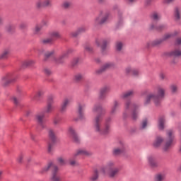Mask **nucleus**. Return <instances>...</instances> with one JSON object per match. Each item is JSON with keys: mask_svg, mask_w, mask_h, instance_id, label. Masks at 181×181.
<instances>
[{"mask_svg": "<svg viewBox=\"0 0 181 181\" xmlns=\"http://www.w3.org/2000/svg\"><path fill=\"white\" fill-rule=\"evenodd\" d=\"M4 80L6 84H9V83H12L15 81V77H13L12 74H8L4 77Z\"/></svg>", "mask_w": 181, "mask_h": 181, "instance_id": "a878e982", "label": "nucleus"}, {"mask_svg": "<svg viewBox=\"0 0 181 181\" xmlns=\"http://www.w3.org/2000/svg\"><path fill=\"white\" fill-rule=\"evenodd\" d=\"M131 76H139V71L135 68H133V71H132Z\"/></svg>", "mask_w": 181, "mask_h": 181, "instance_id": "8fccbe9b", "label": "nucleus"}, {"mask_svg": "<svg viewBox=\"0 0 181 181\" xmlns=\"http://www.w3.org/2000/svg\"><path fill=\"white\" fill-rule=\"evenodd\" d=\"M113 107L115 108H118L119 107V102H118L117 100H115L113 102Z\"/></svg>", "mask_w": 181, "mask_h": 181, "instance_id": "e2e57ef3", "label": "nucleus"}, {"mask_svg": "<svg viewBox=\"0 0 181 181\" xmlns=\"http://www.w3.org/2000/svg\"><path fill=\"white\" fill-rule=\"evenodd\" d=\"M133 70H134V67L127 66L124 69V73L127 75H131L132 74Z\"/></svg>", "mask_w": 181, "mask_h": 181, "instance_id": "37998d69", "label": "nucleus"}, {"mask_svg": "<svg viewBox=\"0 0 181 181\" xmlns=\"http://www.w3.org/2000/svg\"><path fill=\"white\" fill-rule=\"evenodd\" d=\"M53 110H54V107L53 106V105L47 103V106L44 109V112L45 114H50V112H52Z\"/></svg>", "mask_w": 181, "mask_h": 181, "instance_id": "cd10ccee", "label": "nucleus"}, {"mask_svg": "<svg viewBox=\"0 0 181 181\" xmlns=\"http://www.w3.org/2000/svg\"><path fill=\"white\" fill-rule=\"evenodd\" d=\"M85 109H86V103H79L78 104V119H81V121H83V119H86V115H84Z\"/></svg>", "mask_w": 181, "mask_h": 181, "instance_id": "4468645a", "label": "nucleus"}, {"mask_svg": "<svg viewBox=\"0 0 181 181\" xmlns=\"http://www.w3.org/2000/svg\"><path fill=\"white\" fill-rule=\"evenodd\" d=\"M91 155H93L91 151L86 148H78L74 152L73 158H77V156H91Z\"/></svg>", "mask_w": 181, "mask_h": 181, "instance_id": "9d476101", "label": "nucleus"}, {"mask_svg": "<svg viewBox=\"0 0 181 181\" xmlns=\"http://www.w3.org/2000/svg\"><path fill=\"white\" fill-rule=\"evenodd\" d=\"M50 169L52 172V176L50 178L51 181H62V178L60 177V175H59V168L57 165L54 164L53 163H49L47 166L43 168L40 171V173L43 175V173H46L47 170Z\"/></svg>", "mask_w": 181, "mask_h": 181, "instance_id": "423d86ee", "label": "nucleus"}, {"mask_svg": "<svg viewBox=\"0 0 181 181\" xmlns=\"http://www.w3.org/2000/svg\"><path fill=\"white\" fill-rule=\"evenodd\" d=\"M165 139L160 136H157L153 142V148H160L162 144H163Z\"/></svg>", "mask_w": 181, "mask_h": 181, "instance_id": "6ab92c4d", "label": "nucleus"}, {"mask_svg": "<svg viewBox=\"0 0 181 181\" xmlns=\"http://www.w3.org/2000/svg\"><path fill=\"white\" fill-rule=\"evenodd\" d=\"M174 20L175 21L181 25V8L176 7L174 11Z\"/></svg>", "mask_w": 181, "mask_h": 181, "instance_id": "dca6fc26", "label": "nucleus"}, {"mask_svg": "<svg viewBox=\"0 0 181 181\" xmlns=\"http://www.w3.org/2000/svg\"><path fill=\"white\" fill-rule=\"evenodd\" d=\"M110 18V13L107 11H100L98 16L94 20V26H100V25H104Z\"/></svg>", "mask_w": 181, "mask_h": 181, "instance_id": "6e6552de", "label": "nucleus"}, {"mask_svg": "<svg viewBox=\"0 0 181 181\" xmlns=\"http://www.w3.org/2000/svg\"><path fill=\"white\" fill-rule=\"evenodd\" d=\"M134 94H135V92L134 90H129L127 91H125L122 93L120 95V98L122 100H127V98H129L130 97H133Z\"/></svg>", "mask_w": 181, "mask_h": 181, "instance_id": "4be33fe9", "label": "nucleus"}, {"mask_svg": "<svg viewBox=\"0 0 181 181\" xmlns=\"http://www.w3.org/2000/svg\"><path fill=\"white\" fill-rule=\"evenodd\" d=\"M121 168L116 165L115 162L108 161L105 167L101 169L102 173L107 175L110 179H116L119 175Z\"/></svg>", "mask_w": 181, "mask_h": 181, "instance_id": "7ed1b4c3", "label": "nucleus"}, {"mask_svg": "<svg viewBox=\"0 0 181 181\" xmlns=\"http://www.w3.org/2000/svg\"><path fill=\"white\" fill-rule=\"evenodd\" d=\"M68 134L71 138H72L74 142L76 144L80 143V137L76 132V130L73 127H69L68 129Z\"/></svg>", "mask_w": 181, "mask_h": 181, "instance_id": "2eb2a0df", "label": "nucleus"}, {"mask_svg": "<svg viewBox=\"0 0 181 181\" xmlns=\"http://www.w3.org/2000/svg\"><path fill=\"white\" fill-rule=\"evenodd\" d=\"M6 29L7 32H12V30H13V29H14V27L12 25H8L6 26Z\"/></svg>", "mask_w": 181, "mask_h": 181, "instance_id": "6e6d98bb", "label": "nucleus"}, {"mask_svg": "<svg viewBox=\"0 0 181 181\" xmlns=\"http://www.w3.org/2000/svg\"><path fill=\"white\" fill-rule=\"evenodd\" d=\"M83 78H84V74L81 73H77L74 76V81L76 83H80Z\"/></svg>", "mask_w": 181, "mask_h": 181, "instance_id": "bb28decb", "label": "nucleus"}, {"mask_svg": "<svg viewBox=\"0 0 181 181\" xmlns=\"http://www.w3.org/2000/svg\"><path fill=\"white\" fill-rule=\"evenodd\" d=\"M44 73L47 76H49V74H52V71H50V69H49L47 68L44 69Z\"/></svg>", "mask_w": 181, "mask_h": 181, "instance_id": "052dcab7", "label": "nucleus"}, {"mask_svg": "<svg viewBox=\"0 0 181 181\" xmlns=\"http://www.w3.org/2000/svg\"><path fill=\"white\" fill-rule=\"evenodd\" d=\"M43 4V8H52V0H44L42 1Z\"/></svg>", "mask_w": 181, "mask_h": 181, "instance_id": "4c0bfd02", "label": "nucleus"}, {"mask_svg": "<svg viewBox=\"0 0 181 181\" xmlns=\"http://www.w3.org/2000/svg\"><path fill=\"white\" fill-rule=\"evenodd\" d=\"M93 112H100L93 119V129L96 134L102 136H107L111 132V119L107 118L104 123L103 122V116L105 114V110L101 105L96 104L93 108Z\"/></svg>", "mask_w": 181, "mask_h": 181, "instance_id": "f257e3e1", "label": "nucleus"}, {"mask_svg": "<svg viewBox=\"0 0 181 181\" xmlns=\"http://www.w3.org/2000/svg\"><path fill=\"white\" fill-rule=\"evenodd\" d=\"M60 33L59 31H54L51 33V38L52 39H59L60 37Z\"/></svg>", "mask_w": 181, "mask_h": 181, "instance_id": "79ce46f5", "label": "nucleus"}, {"mask_svg": "<svg viewBox=\"0 0 181 181\" xmlns=\"http://www.w3.org/2000/svg\"><path fill=\"white\" fill-rule=\"evenodd\" d=\"M73 52H74V49L72 48L68 49L62 54V55H61L58 59H55L56 63H58L59 64L64 63L66 57H67L69 54H71V53H73Z\"/></svg>", "mask_w": 181, "mask_h": 181, "instance_id": "ddd939ff", "label": "nucleus"}, {"mask_svg": "<svg viewBox=\"0 0 181 181\" xmlns=\"http://www.w3.org/2000/svg\"><path fill=\"white\" fill-rule=\"evenodd\" d=\"M141 105L138 103L132 102L131 100L126 101L124 104V112L123 113L124 118H127V114L132 111V119L136 121L138 119V110Z\"/></svg>", "mask_w": 181, "mask_h": 181, "instance_id": "20e7f679", "label": "nucleus"}, {"mask_svg": "<svg viewBox=\"0 0 181 181\" xmlns=\"http://www.w3.org/2000/svg\"><path fill=\"white\" fill-rule=\"evenodd\" d=\"M147 126H148V119H144L141 122V129H145V128H146Z\"/></svg>", "mask_w": 181, "mask_h": 181, "instance_id": "c03bdc74", "label": "nucleus"}, {"mask_svg": "<svg viewBox=\"0 0 181 181\" xmlns=\"http://www.w3.org/2000/svg\"><path fill=\"white\" fill-rule=\"evenodd\" d=\"M71 6H73V3L70 1H64L62 4V7L64 9H70Z\"/></svg>", "mask_w": 181, "mask_h": 181, "instance_id": "c756f323", "label": "nucleus"}, {"mask_svg": "<svg viewBox=\"0 0 181 181\" xmlns=\"http://www.w3.org/2000/svg\"><path fill=\"white\" fill-rule=\"evenodd\" d=\"M78 62H80L78 58H74L72 60L71 65L74 67V66H77V64H78Z\"/></svg>", "mask_w": 181, "mask_h": 181, "instance_id": "5fc2aeb1", "label": "nucleus"}, {"mask_svg": "<svg viewBox=\"0 0 181 181\" xmlns=\"http://www.w3.org/2000/svg\"><path fill=\"white\" fill-rule=\"evenodd\" d=\"M57 161L59 165H66V160H64L62 157L58 158Z\"/></svg>", "mask_w": 181, "mask_h": 181, "instance_id": "603ef678", "label": "nucleus"}, {"mask_svg": "<svg viewBox=\"0 0 181 181\" xmlns=\"http://www.w3.org/2000/svg\"><path fill=\"white\" fill-rule=\"evenodd\" d=\"M36 6L38 9H40V8H43V3H42V1H38L37 3H36Z\"/></svg>", "mask_w": 181, "mask_h": 181, "instance_id": "4d7b16f0", "label": "nucleus"}, {"mask_svg": "<svg viewBox=\"0 0 181 181\" xmlns=\"http://www.w3.org/2000/svg\"><path fill=\"white\" fill-rule=\"evenodd\" d=\"M115 67V63L107 62L104 64L102 67L95 71L96 74H101V73L105 71V70H110V69H114Z\"/></svg>", "mask_w": 181, "mask_h": 181, "instance_id": "9b49d317", "label": "nucleus"}, {"mask_svg": "<svg viewBox=\"0 0 181 181\" xmlns=\"http://www.w3.org/2000/svg\"><path fill=\"white\" fill-rule=\"evenodd\" d=\"M85 32H87V28L82 26L78 28L76 31L71 33V35L73 36V37H76L78 36V35H81V33H84Z\"/></svg>", "mask_w": 181, "mask_h": 181, "instance_id": "5701e85b", "label": "nucleus"}, {"mask_svg": "<svg viewBox=\"0 0 181 181\" xmlns=\"http://www.w3.org/2000/svg\"><path fill=\"white\" fill-rule=\"evenodd\" d=\"M22 160H23V156L21 155L18 158V162H19L21 163L22 162Z\"/></svg>", "mask_w": 181, "mask_h": 181, "instance_id": "774afa93", "label": "nucleus"}, {"mask_svg": "<svg viewBox=\"0 0 181 181\" xmlns=\"http://www.w3.org/2000/svg\"><path fill=\"white\" fill-rule=\"evenodd\" d=\"M170 90L172 91V93H177V86L173 84L170 86Z\"/></svg>", "mask_w": 181, "mask_h": 181, "instance_id": "a18cd8bd", "label": "nucleus"}, {"mask_svg": "<svg viewBox=\"0 0 181 181\" xmlns=\"http://www.w3.org/2000/svg\"><path fill=\"white\" fill-rule=\"evenodd\" d=\"M170 64H173V65L177 64V59L174 58V59L171 61Z\"/></svg>", "mask_w": 181, "mask_h": 181, "instance_id": "69168bd1", "label": "nucleus"}, {"mask_svg": "<svg viewBox=\"0 0 181 181\" xmlns=\"http://www.w3.org/2000/svg\"><path fill=\"white\" fill-rule=\"evenodd\" d=\"M165 180V175L158 173L154 176V181H163Z\"/></svg>", "mask_w": 181, "mask_h": 181, "instance_id": "c9c22d12", "label": "nucleus"}, {"mask_svg": "<svg viewBox=\"0 0 181 181\" xmlns=\"http://www.w3.org/2000/svg\"><path fill=\"white\" fill-rule=\"evenodd\" d=\"M175 0H163V3L166 4H172Z\"/></svg>", "mask_w": 181, "mask_h": 181, "instance_id": "338daca9", "label": "nucleus"}, {"mask_svg": "<svg viewBox=\"0 0 181 181\" xmlns=\"http://www.w3.org/2000/svg\"><path fill=\"white\" fill-rule=\"evenodd\" d=\"M69 165H71V166H77V165H78V163H77V161H76V160H73V159H69Z\"/></svg>", "mask_w": 181, "mask_h": 181, "instance_id": "3c124183", "label": "nucleus"}, {"mask_svg": "<svg viewBox=\"0 0 181 181\" xmlns=\"http://www.w3.org/2000/svg\"><path fill=\"white\" fill-rule=\"evenodd\" d=\"M124 151V147H116L112 150V155H114V156H118L121 155V153H123Z\"/></svg>", "mask_w": 181, "mask_h": 181, "instance_id": "393cba45", "label": "nucleus"}, {"mask_svg": "<svg viewBox=\"0 0 181 181\" xmlns=\"http://www.w3.org/2000/svg\"><path fill=\"white\" fill-rule=\"evenodd\" d=\"M115 47L117 52H122L124 48V44L122 42L118 41L116 42Z\"/></svg>", "mask_w": 181, "mask_h": 181, "instance_id": "58836bf2", "label": "nucleus"}, {"mask_svg": "<svg viewBox=\"0 0 181 181\" xmlns=\"http://www.w3.org/2000/svg\"><path fill=\"white\" fill-rule=\"evenodd\" d=\"M60 122H62V119H60L59 117L54 118V119H53L54 125H59L60 124Z\"/></svg>", "mask_w": 181, "mask_h": 181, "instance_id": "de8ad7c7", "label": "nucleus"}, {"mask_svg": "<svg viewBox=\"0 0 181 181\" xmlns=\"http://www.w3.org/2000/svg\"><path fill=\"white\" fill-rule=\"evenodd\" d=\"M158 77H159L160 80H161L162 81H163V80H166V75L165 74H163V72H160L158 74Z\"/></svg>", "mask_w": 181, "mask_h": 181, "instance_id": "864d4df0", "label": "nucleus"}, {"mask_svg": "<svg viewBox=\"0 0 181 181\" xmlns=\"http://www.w3.org/2000/svg\"><path fill=\"white\" fill-rule=\"evenodd\" d=\"M180 33V31L179 30H175L172 33H165L162 38L157 39L153 41H149L147 42V47H153L155 46H159V45H161V43H163V42L166 40H169V39H172L173 37H175V36H177Z\"/></svg>", "mask_w": 181, "mask_h": 181, "instance_id": "39448f33", "label": "nucleus"}, {"mask_svg": "<svg viewBox=\"0 0 181 181\" xmlns=\"http://www.w3.org/2000/svg\"><path fill=\"white\" fill-rule=\"evenodd\" d=\"M98 176H100V173H98V170H95L93 171V173L92 174V175L90 177V180L91 181H96L98 180Z\"/></svg>", "mask_w": 181, "mask_h": 181, "instance_id": "2f4dec72", "label": "nucleus"}, {"mask_svg": "<svg viewBox=\"0 0 181 181\" xmlns=\"http://www.w3.org/2000/svg\"><path fill=\"white\" fill-rule=\"evenodd\" d=\"M42 26L40 25H37L33 30L34 35H40L42 32Z\"/></svg>", "mask_w": 181, "mask_h": 181, "instance_id": "473e14b6", "label": "nucleus"}, {"mask_svg": "<svg viewBox=\"0 0 181 181\" xmlns=\"http://www.w3.org/2000/svg\"><path fill=\"white\" fill-rule=\"evenodd\" d=\"M43 95V92L42 90H38L35 94L31 96L33 101H39V98Z\"/></svg>", "mask_w": 181, "mask_h": 181, "instance_id": "c85d7f7f", "label": "nucleus"}, {"mask_svg": "<svg viewBox=\"0 0 181 181\" xmlns=\"http://www.w3.org/2000/svg\"><path fill=\"white\" fill-rule=\"evenodd\" d=\"M85 50H86V52H93V47H91L90 45H86L85 46Z\"/></svg>", "mask_w": 181, "mask_h": 181, "instance_id": "13d9d810", "label": "nucleus"}, {"mask_svg": "<svg viewBox=\"0 0 181 181\" xmlns=\"http://www.w3.org/2000/svg\"><path fill=\"white\" fill-rule=\"evenodd\" d=\"M165 118L164 117H160L158 120V129L162 130L164 129L165 128Z\"/></svg>", "mask_w": 181, "mask_h": 181, "instance_id": "f704fd0d", "label": "nucleus"}, {"mask_svg": "<svg viewBox=\"0 0 181 181\" xmlns=\"http://www.w3.org/2000/svg\"><path fill=\"white\" fill-rule=\"evenodd\" d=\"M34 62L33 60L25 61L23 62L24 67H28V66H32Z\"/></svg>", "mask_w": 181, "mask_h": 181, "instance_id": "09e8293b", "label": "nucleus"}, {"mask_svg": "<svg viewBox=\"0 0 181 181\" xmlns=\"http://www.w3.org/2000/svg\"><path fill=\"white\" fill-rule=\"evenodd\" d=\"M71 101L72 100L70 98H66L62 101V103L61 105V111L62 112H64V111L67 110V107L70 105V103H71Z\"/></svg>", "mask_w": 181, "mask_h": 181, "instance_id": "aec40b11", "label": "nucleus"}, {"mask_svg": "<svg viewBox=\"0 0 181 181\" xmlns=\"http://www.w3.org/2000/svg\"><path fill=\"white\" fill-rule=\"evenodd\" d=\"M55 53L54 49H52L50 51H47L45 53V57L46 59H49V57H52V56H53V54Z\"/></svg>", "mask_w": 181, "mask_h": 181, "instance_id": "a19ab883", "label": "nucleus"}, {"mask_svg": "<svg viewBox=\"0 0 181 181\" xmlns=\"http://www.w3.org/2000/svg\"><path fill=\"white\" fill-rule=\"evenodd\" d=\"M110 93V87L108 86H105L102 88H100V91H99V99L100 100H104V98H105V97H107V93Z\"/></svg>", "mask_w": 181, "mask_h": 181, "instance_id": "a211bd4d", "label": "nucleus"}, {"mask_svg": "<svg viewBox=\"0 0 181 181\" xmlns=\"http://www.w3.org/2000/svg\"><path fill=\"white\" fill-rule=\"evenodd\" d=\"M35 119L38 125H40V128H42V129H45V128H46V124H45V112H44L37 114L35 116Z\"/></svg>", "mask_w": 181, "mask_h": 181, "instance_id": "f8f14e48", "label": "nucleus"}, {"mask_svg": "<svg viewBox=\"0 0 181 181\" xmlns=\"http://www.w3.org/2000/svg\"><path fill=\"white\" fill-rule=\"evenodd\" d=\"M41 43H42V45H51V43H53V38L48 37L42 39Z\"/></svg>", "mask_w": 181, "mask_h": 181, "instance_id": "e433bc0d", "label": "nucleus"}, {"mask_svg": "<svg viewBox=\"0 0 181 181\" xmlns=\"http://www.w3.org/2000/svg\"><path fill=\"white\" fill-rule=\"evenodd\" d=\"M148 162L150 167L153 168H158V163L156 162V158H155V157L152 156H148Z\"/></svg>", "mask_w": 181, "mask_h": 181, "instance_id": "b1692460", "label": "nucleus"}, {"mask_svg": "<svg viewBox=\"0 0 181 181\" xmlns=\"http://www.w3.org/2000/svg\"><path fill=\"white\" fill-rule=\"evenodd\" d=\"M48 135L52 142H54V141H56V134H54V131H53V129H49Z\"/></svg>", "mask_w": 181, "mask_h": 181, "instance_id": "72a5a7b5", "label": "nucleus"}, {"mask_svg": "<svg viewBox=\"0 0 181 181\" xmlns=\"http://www.w3.org/2000/svg\"><path fill=\"white\" fill-rule=\"evenodd\" d=\"M175 45L177 46H180L181 45V37H177L175 40Z\"/></svg>", "mask_w": 181, "mask_h": 181, "instance_id": "680f3d73", "label": "nucleus"}, {"mask_svg": "<svg viewBox=\"0 0 181 181\" xmlns=\"http://www.w3.org/2000/svg\"><path fill=\"white\" fill-rule=\"evenodd\" d=\"M165 54L167 56H170V57H180L181 56V49H176L170 52H166Z\"/></svg>", "mask_w": 181, "mask_h": 181, "instance_id": "412c9836", "label": "nucleus"}, {"mask_svg": "<svg viewBox=\"0 0 181 181\" xmlns=\"http://www.w3.org/2000/svg\"><path fill=\"white\" fill-rule=\"evenodd\" d=\"M9 53H11V51L9 49H5L0 54V59L1 60H5V59H8V56H9Z\"/></svg>", "mask_w": 181, "mask_h": 181, "instance_id": "7c9ffc66", "label": "nucleus"}, {"mask_svg": "<svg viewBox=\"0 0 181 181\" xmlns=\"http://www.w3.org/2000/svg\"><path fill=\"white\" fill-rule=\"evenodd\" d=\"M173 144H175V131L168 129L166 132V138L163 147V152H168L173 146Z\"/></svg>", "mask_w": 181, "mask_h": 181, "instance_id": "0eeeda50", "label": "nucleus"}, {"mask_svg": "<svg viewBox=\"0 0 181 181\" xmlns=\"http://www.w3.org/2000/svg\"><path fill=\"white\" fill-rule=\"evenodd\" d=\"M149 29L151 30L156 29V30L158 32H162V30H165V29H168V25L166 24H160L158 26H155V25L152 23L149 25Z\"/></svg>", "mask_w": 181, "mask_h": 181, "instance_id": "f3484780", "label": "nucleus"}, {"mask_svg": "<svg viewBox=\"0 0 181 181\" xmlns=\"http://www.w3.org/2000/svg\"><path fill=\"white\" fill-rule=\"evenodd\" d=\"M123 23H124V20L122 19V18L119 17L118 21H117L118 26H121L122 25H123Z\"/></svg>", "mask_w": 181, "mask_h": 181, "instance_id": "bf43d9fd", "label": "nucleus"}, {"mask_svg": "<svg viewBox=\"0 0 181 181\" xmlns=\"http://www.w3.org/2000/svg\"><path fill=\"white\" fill-rule=\"evenodd\" d=\"M117 110H118V107H114V106H112L110 112L111 114H115L117 112Z\"/></svg>", "mask_w": 181, "mask_h": 181, "instance_id": "0e129e2a", "label": "nucleus"}, {"mask_svg": "<svg viewBox=\"0 0 181 181\" xmlns=\"http://www.w3.org/2000/svg\"><path fill=\"white\" fill-rule=\"evenodd\" d=\"M165 88L160 86H158L157 94H148L144 100V105H148V104H151V101H153L155 105H160L162 98L165 97Z\"/></svg>", "mask_w": 181, "mask_h": 181, "instance_id": "f03ea898", "label": "nucleus"}, {"mask_svg": "<svg viewBox=\"0 0 181 181\" xmlns=\"http://www.w3.org/2000/svg\"><path fill=\"white\" fill-rule=\"evenodd\" d=\"M161 16L159 14V13L154 12L151 15V18L153 21H159L160 19Z\"/></svg>", "mask_w": 181, "mask_h": 181, "instance_id": "ea45409f", "label": "nucleus"}, {"mask_svg": "<svg viewBox=\"0 0 181 181\" xmlns=\"http://www.w3.org/2000/svg\"><path fill=\"white\" fill-rule=\"evenodd\" d=\"M54 95H50L48 97L47 104L53 105V101H54Z\"/></svg>", "mask_w": 181, "mask_h": 181, "instance_id": "49530a36", "label": "nucleus"}, {"mask_svg": "<svg viewBox=\"0 0 181 181\" xmlns=\"http://www.w3.org/2000/svg\"><path fill=\"white\" fill-rule=\"evenodd\" d=\"M95 43L98 47H100L102 53L104 54L105 50L107 49V45L110 43L109 40H105V39H100L98 38L95 40Z\"/></svg>", "mask_w": 181, "mask_h": 181, "instance_id": "1a4fd4ad", "label": "nucleus"}]
</instances>
